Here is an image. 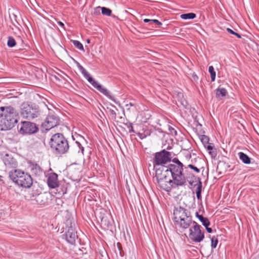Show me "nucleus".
<instances>
[{"instance_id":"f257e3e1","label":"nucleus","mask_w":259,"mask_h":259,"mask_svg":"<svg viewBox=\"0 0 259 259\" xmlns=\"http://www.w3.org/2000/svg\"><path fill=\"white\" fill-rule=\"evenodd\" d=\"M184 170V164L177 161L174 166L170 165L169 168L163 172L160 169H157L155 177L159 187L168 192L172 188L186 185L188 176H185Z\"/></svg>"},{"instance_id":"f03ea898","label":"nucleus","mask_w":259,"mask_h":259,"mask_svg":"<svg viewBox=\"0 0 259 259\" xmlns=\"http://www.w3.org/2000/svg\"><path fill=\"white\" fill-rule=\"evenodd\" d=\"M177 161L182 162L177 157L172 158L171 152L165 149L156 152L152 159L155 175H156L157 169H160L162 172H163L166 169H169L170 165L174 166L175 164L177 163Z\"/></svg>"},{"instance_id":"7ed1b4c3","label":"nucleus","mask_w":259,"mask_h":259,"mask_svg":"<svg viewBox=\"0 0 259 259\" xmlns=\"http://www.w3.org/2000/svg\"><path fill=\"white\" fill-rule=\"evenodd\" d=\"M18 113L12 106L0 107V130L12 129L18 121Z\"/></svg>"},{"instance_id":"20e7f679","label":"nucleus","mask_w":259,"mask_h":259,"mask_svg":"<svg viewBox=\"0 0 259 259\" xmlns=\"http://www.w3.org/2000/svg\"><path fill=\"white\" fill-rule=\"evenodd\" d=\"M49 145L52 151L56 155L65 154L69 150V142L61 133L53 135L49 141Z\"/></svg>"},{"instance_id":"39448f33","label":"nucleus","mask_w":259,"mask_h":259,"mask_svg":"<svg viewBox=\"0 0 259 259\" xmlns=\"http://www.w3.org/2000/svg\"><path fill=\"white\" fill-rule=\"evenodd\" d=\"M9 177L15 184L22 188H29L33 184L31 175L20 169L9 171Z\"/></svg>"},{"instance_id":"423d86ee","label":"nucleus","mask_w":259,"mask_h":259,"mask_svg":"<svg viewBox=\"0 0 259 259\" xmlns=\"http://www.w3.org/2000/svg\"><path fill=\"white\" fill-rule=\"evenodd\" d=\"M77 66L81 72L84 77L97 90L102 93L104 95L113 101L116 104H119V102L117 101L114 97L111 95V93L106 88L100 84L91 76L90 73L85 70V69L78 62H76Z\"/></svg>"},{"instance_id":"0eeeda50","label":"nucleus","mask_w":259,"mask_h":259,"mask_svg":"<svg viewBox=\"0 0 259 259\" xmlns=\"http://www.w3.org/2000/svg\"><path fill=\"white\" fill-rule=\"evenodd\" d=\"M39 112L38 106L35 104L24 102L21 105V115L26 119H32L37 117Z\"/></svg>"},{"instance_id":"6e6552de","label":"nucleus","mask_w":259,"mask_h":259,"mask_svg":"<svg viewBox=\"0 0 259 259\" xmlns=\"http://www.w3.org/2000/svg\"><path fill=\"white\" fill-rule=\"evenodd\" d=\"M201 226L197 222L189 229V238L192 242L200 243L204 238V232L200 230Z\"/></svg>"},{"instance_id":"1a4fd4ad","label":"nucleus","mask_w":259,"mask_h":259,"mask_svg":"<svg viewBox=\"0 0 259 259\" xmlns=\"http://www.w3.org/2000/svg\"><path fill=\"white\" fill-rule=\"evenodd\" d=\"M38 127L35 123L25 121L21 122L19 133L22 135H31L37 133Z\"/></svg>"},{"instance_id":"9d476101","label":"nucleus","mask_w":259,"mask_h":259,"mask_svg":"<svg viewBox=\"0 0 259 259\" xmlns=\"http://www.w3.org/2000/svg\"><path fill=\"white\" fill-rule=\"evenodd\" d=\"M60 123V118L54 114H50L46 117L45 121L42 124V126L45 128L46 131H49L53 127L58 125Z\"/></svg>"},{"instance_id":"9b49d317","label":"nucleus","mask_w":259,"mask_h":259,"mask_svg":"<svg viewBox=\"0 0 259 259\" xmlns=\"http://www.w3.org/2000/svg\"><path fill=\"white\" fill-rule=\"evenodd\" d=\"M174 219L175 222L176 221H179L181 219H183L188 217V215H191L190 211L181 206L179 207H175L174 209Z\"/></svg>"},{"instance_id":"f8f14e48","label":"nucleus","mask_w":259,"mask_h":259,"mask_svg":"<svg viewBox=\"0 0 259 259\" xmlns=\"http://www.w3.org/2000/svg\"><path fill=\"white\" fill-rule=\"evenodd\" d=\"M193 223H196V222L192 220V217L191 215H188L186 218L181 219L180 220L176 221L175 222V223L177 224L183 231L188 229H189L191 228V226L193 225Z\"/></svg>"},{"instance_id":"ddd939ff","label":"nucleus","mask_w":259,"mask_h":259,"mask_svg":"<svg viewBox=\"0 0 259 259\" xmlns=\"http://www.w3.org/2000/svg\"><path fill=\"white\" fill-rule=\"evenodd\" d=\"M188 179H191L189 181V184L191 186H197L196 193L202 192V183L201 179L199 177H196L193 174H187Z\"/></svg>"},{"instance_id":"4468645a","label":"nucleus","mask_w":259,"mask_h":259,"mask_svg":"<svg viewBox=\"0 0 259 259\" xmlns=\"http://www.w3.org/2000/svg\"><path fill=\"white\" fill-rule=\"evenodd\" d=\"M63 238L70 244L74 245L75 244L76 239L78 238L77 232L75 229H68L65 230V233L63 235Z\"/></svg>"},{"instance_id":"2eb2a0df","label":"nucleus","mask_w":259,"mask_h":259,"mask_svg":"<svg viewBox=\"0 0 259 259\" xmlns=\"http://www.w3.org/2000/svg\"><path fill=\"white\" fill-rule=\"evenodd\" d=\"M47 177V184L50 188L55 189L59 187L58 175L56 173H49Z\"/></svg>"},{"instance_id":"dca6fc26","label":"nucleus","mask_w":259,"mask_h":259,"mask_svg":"<svg viewBox=\"0 0 259 259\" xmlns=\"http://www.w3.org/2000/svg\"><path fill=\"white\" fill-rule=\"evenodd\" d=\"M27 163L28 164V167L33 175L37 177H39L42 175L43 173V169L37 163L31 160L28 161Z\"/></svg>"},{"instance_id":"f3484780","label":"nucleus","mask_w":259,"mask_h":259,"mask_svg":"<svg viewBox=\"0 0 259 259\" xmlns=\"http://www.w3.org/2000/svg\"><path fill=\"white\" fill-rule=\"evenodd\" d=\"M3 162L5 165L10 168H16L17 165V161L11 155L5 154L3 158Z\"/></svg>"},{"instance_id":"a211bd4d","label":"nucleus","mask_w":259,"mask_h":259,"mask_svg":"<svg viewBox=\"0 0 259 259\" xmlns=\"http://www.w3.org/2000/svg\"><path fill=\"white\" fill-rule=\"evenodd\" d=\"M49 195L46 193L38 194L35 197L37 203L42 205H48L50 202V199L49 198Z\"/></svg>"},{"instance_id":"6ab92c4d","label":"nucleus","mask_w":259,"mask_h":259,"mask_svg":"<svg viewBox=\"0 0 259 259\" xmlns=\"http://www.w3.org/2000/svg\"><path fill=\"white\" fill-rule=\"evenodd\" d=\"M64 223L65 224V230H68V229H75V222L73 217L71 214L67 213L66 214Z\"/></svg>"},{"instance_id":"aec40b11","label":"nucleus","mask_w":259,"mask_h":259,"mask_svg":"<svg viewBox=\"0 0 259 259\" xmlns=\"http://www.w3.org/2000/svg\"><path fill=\"white\" fill-rule=\"evenodd\" d=\"M205 148L212 158L215 159L217 157L218 154L217 149L215 148L213 143L210 144Z\"/></svg>"},{"instance_id":"412c9836","label":"nucleus","mask_w":259,"mask_h":259,"mask_svg":"<svg viewBox=\"0 0 259 259\" xmlns=\"http://www.w3.org/2000/svg\"><path fill=\"white\" fill-rule=\"evenodd\" d=\"M239 159L244 163L246 164L251 163V158L245 153L240 152L238 153Z\"/></svg>"},{"instance_id":"4be33fe9","label":"nucleus","mask_w":259,"mask_h":259,"mask_svg":"<svg viewBox=\"0 0 259 259\" xmlns=\"http://www.w3.org/2000/svg\"><path fill=\"white\" fill-rule=\"evenodd\" d=\"M196 217L198 219V220L200 221L203 226H205L207 225H210V222L208 219L204 217L202 215L199 214L198 212H196L195 213Z\"/></svg>"},{"instance_id":"5701e85b","label":"nucleus","mask_w":259,"mask_h":259,"mask_svg":"<svg viewBox=\"0 0 259 259\" xmlns=\"http://www.w3.org/2000/svg\"><path fill=\"white\" fill-rule=\"evenodd\" d=\"M227 94V91L225 88H218L216 89V97L218 99H221L225 97Z\"/></svg>"},{"instance_id":"b1692460","label":"nucleus","mask_w":259,"mask_h":259,"mask_svg":"<svg viewBox=\"0 0 259 259\" xmlns=\"http://www.w3.org/2000/svg\"><path fill=\"white\" fill-rule=\"evenodd\" d=\"M72 138L74 141H75V142L79 141L80 142H83V144L88 143L87 140L84 138V137L76 133L72 136Z\"/></svg>"},{"instance_id":"393cba45","label":"nucleus","mask_w":259,"mask_h":259,"mask_svg":"<svg viewBox=\"0 0 259 259\" xmlns=\"http://www.w3.org/2000/svg\"><path fill=\"white\" fill-rule=\"evenodd\" d=\"M199 138L202 142V144L206 147L208 145H209L211 143H209V138L208 136L203 135L199 136Z\"/></svg>"},{"instance_id":"a878e982","label":"nucleus","mask_w":259,"mask_h":259,"mask_svg":"<svg viewBox=\"0 0 259 259\" xmlns=\"http://www.w3.org/2000/svg\"><path fill=\"white\" fill-rule=\"evenodd\" d=\"M196 14L193 13L183 14L180 16L181 18L184 20L193 19L196 18Z\"/></svg>"},{"instance_id":"bb28decb","label":"nucleus","mask_w":259,"mask_h":259,"mask_svg":"<svg viewBox=\"0 0 259 259\" xmlns=\"http://www.w3.org/2000/svg\"><path fill=\"white\" fill-rule=\"evenodd\" d=\"M218 236H212V237H210V236H209V238H210L211 240V247L213 249L215 248L217 246L218 243Z\"/></svg>"},{"instance_id":"cd10ccee","label":"nucleus","mask_w":259,"mask_h":259,"mask_svg":"<svg viewBox=\"0 0 259 259\" xmlns=\"http://www.w3.org/2000/svg\"><path fill=\"white\" fill-rule=\"evenodd\" d=\"M101 224L105 226L107 228L112 226V224L109 220H108L107 217H104L101 220Z\"/></svg>"},{"instance_id":"c85d7f7f","label":"nucleus","mask_w":259,"mask_h":259,"mask_svg":"<svg viewBox=\"0 0 259 259\" xmlns=\"http://www.w3.org/2000/svg\"><path fill=\"white\" fill-rule=\"evenodd\" d=\"M208 72L210 74L211 81H214L215 79L216 73L212 66H209Z\"/></svg>"},{"instance_id":"c756f323","label":"nucleus","mask_w":259,"mask_h":259,"mask_svg":"<svg viewBox=\"0 0 259 259\" xmlns=\"http://www.w3.org/2000/svg\"><path fill=\"white\" fill-rule=\"evenodd\" d=\"M16 45L15 39L12 36H9L7 42V45L10 48H13Z\"/></svg>"},{"instance_id":"7c9ffc66","label":"nucleus","mask_w":259,"mask_h":259,"mask_svg":"<svg viewBox=\"0 0 259 259\" xmlns=\"http://www.w3.org/2000/svg\"><path fill=\"white\" fill-rule=\"evenodd\" d=\"M188 168H190V169L193 170L196 173H199L200 172V169L198 167H197L196 166L193 165V164H189L187 166H185L184 165V169H185V171L186 172H187V169Z\"/></svg>"},{"instance_id":"2f4dec72","label":"nucleus","mask_w":259,"mask_h":259,"mask_svg":"<svg viewBox=\"0 0 259 259\" xmlns=\"http://www.w3.org/2000/svg\"><path fill=\"white\" fill-rule=\"evenodd\" d=\"M101 9L102 11V14L103 15H106L108 16H111L112 14V11L110 9L106 7H101Z\"/></svg>"},{"instance_id":"473e14b6","label":"nucleus","mask_w":259,"mask_h":259,"mask_svg":"<svg viewBox=\"0 0 259 259\" xmlns=\"http://www.w3.org/2000/svg\"><path fill=\"white\" fill-rule=\"evenodd\" d=\"M72 43L73 45L78 49L80 50H83V45L79 41L77 40H73Z\"/></svg>"},{"instance_id":"72a5a7b5","label":"nucleus","mask_w":259,"mask_h":259,"mask_svg":"<svg viewBox=\"0 0 259 259\" xmlns=\"http://www.w3.org/2000/svg\"><path fill=\"white\" fill-rule=\"evenodd\" d=\"M125 125L128 128V132L130 133H136V132L134 130L132 123H131L130 122H127L126 123H125Z\"/></svg>"},{"instance_id":"f704fd0d","label":"nucleus","mask_w":259,"mask_h":259,"mask_svg":"<svg viewBox=\"0 0 259 259\" xmlns=\"http://www.w3.org/2000/svg\"><path fill=\"white\" fill-rule=\"evenodd\" d=\"M227 31L230 34H233V35L236 36L239 38H240L241 37V36L240 34L235 32L232 29H231L229 28H227Z\"/></svg>"},{"instance_id":"c9c22d12","label":"nucleus","mask_w":259,"mask_h":259,"mask_svg":"<svg viewBox=\"0 0 259 259\" xmlns=\"http://www.w3.org/2000/svg\"><path fill=\"white\" fill-rule=\"evenodd\" d=\"M219 166H220V167H221V166L224 167L225 168V170H226L230 167V165L228 164V163H227L225 162L222 161V162H220V163H219V165L218 166L217 168H219Z\"/></svg>"},{"instance_id":"e433bc0d","label":"nucleus","mask_w":259,"mask_h":259,"mask_svg":"<svg viewBox=\"0 0 259 259\" xmlns=\"http://www.w3.org/2000/svg\"><path fill=\"white\" fill-rule=\"evenodd\" d=\"M109 113L112 119H115L116 118V113L114 110L110 109L109 110Z\"/></svg>"},{"instance_id":"4c0bfd02","label":"nucleus","mask_w":259,"mask_h":259,"mask_svg":"<svg viewBox=\"0 0 259 259\" xmlns=\"http://www.w3.org/2000/svg\"><path fill=\"white\" fill-rule=\"evenodd\" d=\"M168 130L169 132V134L171 135L172 136H176L177 135V131L172 126H169L168 127Z\"/></svg>"},{"instance_id":"58836bf2","label":"nucleus","mask_w":259,"mask_h":259,"mask_svg":"<svg viewBox=\"0 0 259 259\" xmlns=\"http://www.w3.org/2000/svg\"><path fill=\"white\" fill-rule=\"evenodd\" d=\"M155 134L158 135L159 134H162L163 137L165 136V132H164L161 128H157L154 130Z\"/></svg>"},{"instance_id":"ea45409f","label":"nucleus","mask_w":259,"mask_h":259,"mask_svg":"<svg viewBox=\"0 0 259 259\" xmlns=\"http://www.w3.org/2000/svg\"><path fill=\"white\" fill-rule=\"evenodd\" d=\"M75 143L77 144L78 148L81 150L82 153L83 154L84 147L82 146V145L83 144V142H80L79 141H76Z\"/></svg>"},{"instance_id":"a19ab883","label":"nucleus","mask_w":259,"mask_h":259,"mask_svg":"<svg viewBox=\"0 0 259 259\" xmlns=\"http://www.w3.org/2000/svg\"><path fill=\"white\" fill-rule=\"evenodd\" d=\"M154 23L155 25L160 26L162 25V23L159 21L157 19H152V24Z\"/></svg>"},{"instance_id":"79ce46f5","label":"nucleus","mask_w":259,"mask_h":259,"mask_svg":"<svg viewBox=\"0 0 259 259\" xmlns=\"http://www.w3.org/2000/svg\"><path fill=\"white\" fill-rule=\"evenodd\" d=\"M143 21L145 23H148L149 24L150 26H151L152 27H153L152 26V19H144L143 20Z\"/></svg>"},{"instance_id":"37998d69","label":"nucleus","mask_w":259,"mask_h":259,"mask_svg":"<svg viewBox=\"0 0 259 259\" xmlns=\"http://www.w3.org/2000/svg\"><path fill=\"white\" fill-rule=\"evenodd\" d=\"M135 134H137L141 139H143L144 138H145L146 137V136L143 134H142L140 133H136V132Z\"/></svg>"},{"instance_id":"c03bdc74","label":"nucleus","mask_w":259,"mask_h":259,"mask_svg":"<svg viewBox=\"0 0 259 259\" xmlns=\"http://www.w3.org/2000/svg\"><path fill=\"white\" fill-rule=\"evenodd\" d=\"M209 225H207L205 226V228L206 229V230L208 233H211L212 232V229L211 228L208 227Z\"/></svg>"},{"instance_id":"a18cd8bd","label":"nucleus","mask_w":259,"mask_h":259,"mask_svg":"<svg viewBox=\"0 0 259 259\" xmlns=\"http://www.w3.org/2000/svg\"><path fill=\"white\" fill-rule=\"evenodd\" d=\"M57 23L61 26L62 27L64 30L65 29V25H64V24L61 21H57Z\"/></svg>"},{"instance_id":"49530a36","label":"nucleus","mask_w":259,"mask_h":259,"mask_svg":"<svg viewBox=\"0 0 259 259\" xmlns=\"http://www.w3.org/2000/svg\"><path fill=\"white\" fill-rule=\"evenodd\" d=\"M196 197H197V199L201 200V193H196Z\"/></svg>"},{"instance_id":"de8ad7c7","label":"nucleus","mask_w":259,"mask_h":259,"mask_svg":"<svg viewBox=\"0 0 259 259\" xmlns=\"http://www.w3.org/2000/svg\"><path fill=\"white\" fill-rule=\"evenodd\" d=\"M101 7H97L95 9V13L96 14H98V13H100V9H101Z\"/></svg>"},{"instance_id":"09e8293b","label":"nucleus","mask_w":259,"mask_h":259,"mask_svg":"<svg viewBox=\"0 0 259 259\" xmlns=\"http://www.w3.org/2000/svg\"><path fill=\"white\" fill-rule=\"evenodd\" d=\"M135 106L134 104V103H132V102H130V103H128V104H126L125 105V106H126V107H128V106H130V107H133V106Z\"/></svg>"},{"instance_id":"8fccbe9b","label":"nucleus","mask_w":259,"mask_h":259,"mask_svg":"<svg viewBox=\"0 0 259 259\" xmlns=\"http://www.w3.org/2000/svg\"><path fill=\"white\" fill-rule=\"evenodd\" d=\"M186 157H187V159H190L191 158V154L190 153H188Z\"/></svg>"},{"instance_id":"3c124183","label":"nucleus","mask_w":259,"mask_h":259,"mask_svg":"<svg viewBox=\"0 0 259 259\" xmlns=\"http://www.w3.org/2000/svg\"><path fill=\"white\" fill-rule=\"evenodd\" d=\"M193 78H194V79H195L196 78H197V79H198V76H197V75H196V74H193Z\"/></svg>"},{"instance_id":"603ef678","label":"nucleus","mask_w":259,"mask_h":259,"mask_svg":"<svg viewBox=\"0 0 259 259\" xmlns=\"http://www.w3.org/2000/svg\"><path fill=\"white\" fill-rule=\"evenodd\" d=\"M87 41L88 43H90V40L89 39H87Z\"/></svg>"},{"instance_id":"864d4df0","label":"nucleus","mask_w":259,"mask_h":259,"mask_svg":"<svg viewBox=\"0 0 259 259\" xmlns=\"http://www.w3.org/2000/svg\"><path fill=\"white\" fill-rule=\"evenodd\" d=\"M111 106H112L113 107H114V108H116V106H115V105H111Z\"/></svg>"},{"instance_id":"5fc2aeb1","label":"nucleus","mask_w":259,"mask_h":259,"mask_svg":"<svg viewBox=\"0 0 259 259\" xmlns=\"http://www.w3.org/2000/svg\"><path fill=\"white\" fill-rule=\"evenodd\" d=\"M199 125L200 126H202V125H201V124H200V123H199Z\"/></svg>"},{"instance_id":"6e6d98bb","label":"nucleus","mask_w":259,"mask_h":259,"mask_svg":"<svg viewBox=\"0 0 259 259\" xmlns=\"http://www.w3.org/2000/svg\"><path fill=\"white\" fill-rule=\"evenodd\" d=\"M258 259H259V256H258Z\"/></svg>"}]
</instances>
